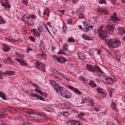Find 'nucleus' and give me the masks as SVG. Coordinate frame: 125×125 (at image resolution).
Instances as JSON below:
<instances>
[{"instance_id": "4", "label": "nucleus", "mask_w": 125, "mask_h": 125, "mask_svg": "<svg viewBox=\"0 0 125 125\" xmlns=\"http://www.w3.org/2000/svg\"><path fill=\"white\" fill-rule=\"evenodd\" d=\"M104 80H105V83L107 84H112L115 81H116V79L113 76L107 77L106 78L104 79Z\"/></svg>"}, {"instance_id": "5", "label": "nucleus", "mask_w": 125, "mask_h": 125, "mask_svg": "<svg viewBox=\"0 0 125 125\" xmlns=\"http://www.w3.org/2000/svg\"><path fill=\"white\" fill-rule=\"evenodd\" d=\"M63 87L57 84L56 86H55L54 89L57 93H58L60 94L61 95L62 92L64 90H63Z\"/></svg>"}, {"instance_id": "57", "label": "nucleus", "mask_w": 125, "mask_h": 125, "mask_svg": "<svg viewBox=\"0 0 125 125\" xmlns=\"http://www.w3.org/2000/svg\"><path fill=\"white\" fill-rule=\"evenodd\" d=\"M5 3L6 4V6H7L8 8H9L10 7V5L9 4L8 1H6L5 2Z\"/></svg>"}, {"instance_id": "16", "label": "nucleus", "mask_w": 125, "mask_h": 125, "mask_svg": "<svg viewBox=\"0 0 125 125\" xmlns=\"http://www.w3.org/2000/svg\"><path fill=\"white\" fill-rule=\"evenodd\" d=\"M3 73L5 75L7 74L8 76H11L12 75H14L15 73L14 71H8L4 72Z\"/></svg>"}, {"instance_id": "39", "label": "nucleus", "mask_w": 125, "mask_h": 125, "mask_svg": "<svg viewBox=\"0 0 125 125\" xmlns=\"http://www.w3.org/2000/svg\"><path fill=\"white\" fill-rule=\"evenodd\" d=\"M74 125H81L79 122L77 120H74Z\"/></svg>"}, {"instance_id": "53", "label": "nucleus", "mask_w": 125, "mask_h": 125, "mask_svg": "<svg viewBox=\"0 0 125 125\" xmlns=\"http://www.w3.org/2000/svg\"><path fill=\"white\" fill-rule=\"evenodd\" d=\"M53 58L54 59V60L57 61V59H58V58L55 55H53Z\"/></svg>"}, {"instance_id": "41", "label": "nucleus", "mask_w": 125, "mask_h": 125, "mask_svg": "<svg viewBox=\"0 0 125 125\" xmlns=\"http://www.w3.org/2000/svg\"><path fill=\"white\" fill-rule=\"evenodd\" d=\"M50 70L51 72L53 73H55V69L53 67H51L50 68Z\"/></svg>"}, {"instance_id": "25", "label": "nucleus", "mask_w": 125, "mask_h": 125, "mask_svg": "<svg viewBox=\"0 0 125 125\" xmlns=\"http://www.w3.org/2000/svg\"><path fill=\"white\" fill-rule=\"evenodd\" d=\"M32 34L36 37H39L40 36V34L38 32H32Z\"/></svg>"}, {"instance_id": "1", "label": "nucleus", "mask_w": 125, "mask_h": 125, "mask_svg": "<svg viewBox=\"0 0 125 125\" xmlns=\"http://www.w3.org/2000/svg\"><path fill=\"white\" fill-rule=\"evenodd\" d=\"M121 43L116 38L111 39L108 42V44L110 47L112 48H118L121 45Z\"/></svg>"}, {"instance_id": "32", "label": "nucleus", "mask_w": 125, "mask_h": 125, "mask_svg": "<svg viewBox=\"0 0 125 125\" xmlns=\"http://www.w3.org/2000/svg\"><path fill=\"white\" fill-rule=\"evenodd\" d=\"M5 21L2 18L1 16H0V24H5Z\"/></svg>"}, {"instance_id": "19", "label": "nucleus", "mask_w": 125, "mask_h": 125, "mask_svg": "<svg viewBox=\"0 0 125 125\" xmlns=\"http://www.w3.org/2000/svg\"><path fill=\"white\" fill-rule=\"evenodd\" d=\"M50 84L52 86V87L54 89L55 86H56L57 83H56V82L54 81L51 80L50 82Z\"/></svg>"}, {"instance_id": "37", "label": "nucleus", "mask_w": 125, "mask_h": 125, "mask_svg": "<svg viewBox=\"0 0 125 125\" xmlns=\"http://www.w3.org/2000/svg\"><path fill=\"white\" fill-rule=\"evenodd\" d=\"M102 28H104V27L103 26L100 27L98 29H95L94 30V31H96L97 30V31H104L102 29Z\"/></svg>"}, {"instance_id": "36", "label": "nucleus", "mask_w": 125, "mask_h": 125, "mask_svg": "<svg viewBox=\"0 0 125 125\" xmlns=\"http://www.w3.org/2000/svg\"><path fill=\"white\" fill-rule=\"evenodd\" d=\"M74 91L79 95H81V92L76 88L75 89Z\"/></svg>"}, {"instance_id": "23", "label": "nucleus", "mask_w": 125, "mask_h": 125, "mask_svg": "<svg viewBox=\"0 0 125 125\" xmlns=\"http://www.w3.org/2000/svg\"><path fill=\"white\" fill-rule=\"evenodd\" d=\"M0 97L2 99L4 100H7L6 97V96L4 94H3L2 92L0 91Z\"/></svg>"}, {"instance_id": "2", "label": "nucleus", "mask_w": 125, "mask_h": 125, "mask_svg": "<svg viewBox=\"0 0 125 125\" xmlns=\"http://www.w3.org/2000/svg\"><path fill=\"white\" fill-rule=\"evenodd\" d=\"M86 69L93 73H95L97 72L101 73H103V72L98 66L92 65L87 64H86Z\"/></svg>"}, {"instance_id": "58", "label": "nucleus", "mask_w": 125, "mask_h": 125, "mask_svg": "<svg viewBox=\"0 0 125 125\" xmlns=\"http://www.w3.org/2000/svg\"><path fill=\"white\" fill-rule=\"evenodd\" d=\"M102 96L104 97H108V95L106 94L103 93V94H102Z\"/></svg>"}, {"instance_id": "3", "label": "nucleus", "mask_w": 125, "mask_h": 125, "mask_svg": "<svg viewBox=\"0 0 125 125\" xmlns=\"http://www.w3.org/2000/svg\"><path fill=\"white\" fill-rule=\"evenodd\" d=\"M110 19L106 21L108 23L110 22V21L114 23H115L120 20L119 18L117 17L116 13L115 12L113 13L112 15L110 16Z\"/></svg>"}, {"instance_id": "12", "label": "nucleus", "mask_w": 125, "mask_h": 125, "mask_svg": "<svg viewBox=\"0 0 125 125\" xmlns=\"http://www.w3.org/2000/svg\"><path fill=\"white\" fill-rule=\"evenodd\" d=\"M25 15L23 16L22 17V19L23 21L25 23L27 24L28 25H31V21L27 19L25 17Z\"/></svg>"}, {"instance_id": "56", "label": "nucleus", "mask_w": 125, "mask_h": 125, "mask_svg": "<svg viewBox=\"0 0 125 125\" xmlns=\"http://www.w3.org/2000/svg\"><path fill=\"white\" fill-rule=\"evenodd\" d=\"M28 14H26L24 15H25V17L27 19H28L29 20L30 18V16L28 15H29Z\"/></svg>"}, {"instance_id": "61", "label": "nucleus", "mask_w": 125, "mask_h": 125, "mask_svg": "<svg viewBox=\"0 0 125 125\" xmlns=\"http://www.w3.org/2000/svg\"><path fill=\"white\" fill-rule=\"evenodd\" d=\"M41 95L43 96H45V97H46V96L47 93H44L42 92V93H41Z\"/></svg>"}, {"instance_id": "52", "label": "nucleus", "mask_w": 125, "mask_h": 125, "mask_svg": "<svg viewBox=\"0 0 125 125\" xmlns=\"http://www.w3.org/2000/svg\"><path fill=\"white\" fill-rule=\"evenodd\" d=\"M7 109L9 111L12 113H13V111H16V110L15 109L13 108H12V109L11 110L9 109L8 108H7Z\"/></svg>"}, {"instance_id": "28", "label": "nucleus", "mask_w": 125, "mask_h": 125, "mask_svg": "<svg viewBox=\"0 0 125 125\" xmlns=\"http://www.w3.org/2000/svg\"><path fill=\"white\" fill-rule=\"evenodd\" d=\"M41 57L44 60L47 59L46 55L44 53H42L41 54Z\"/></svg>"}, {"instance_id": "7", "label": "nucleus", "mask_w": 125, "mask_h": 125, "mask_svg": "<svg viewBox=\"0 0 125 125\" xmlns=\"http://www.w3.org/2000/svg\"><path fill=\"white\" fill-rule=\"evenodd\" d=\"M15 60L20 63V65L24 66H27V64L24 60H22V59H21L19 58H15Z\"/></svg>"}, {"instance_id": "45", "label": "nucleus", "mask_w": 125, "mask_h": 125, "mask_svg": "<svg viewBox=\"0 0 125 125\" xmlns=\"http://www.w3.org/2000/svg\"><path fill=\"white\" fill-rule=\"evenodd\" d=\"M34 90L37 93L40 95L42 93V92L40 90H38L36 89H34Z\"/></svg>"}, {"instance_id": "14", "label": "nucleus", "mask_w": 125, "mask_h": 125, "mask_svg": "<svg viewBox=\"0 0 125 125\" xmlns=\"http://www.w3.org/2000/svg\"><path fill=\"white\" fill-rule=\"evenodd\" d=\"M13 61L11 58L10 57H8L7 58L5 59L4 61V62L6 64H9L12 63Z\"/></svg>"}, {"instance_id": "46", "label": "nucleus", "mask_w": 125, "mask_h": 125, "mask_svg": "<svg viewBox=\"0 0 125 125\" xmlns=\"http://www.w3.org/2000/svg\"><path fill=\"white\" fill-rule=\"evenodd\" d=\"M26 113H28V114L29 115H33L34 114V113L32 111H31H31H26Z\"/></svg>"}, {"instance_id": "50", "label": "nucleus", "mask_w": 125, "mask_h": 125, "mask_svg": "<svg viewBox=\"0 0 125 125\" xmlns=\"http://www.w3.org/2000/svg\"><path fill=\"white\" fill-rule=\"evenodd\" d=\"M72 20L71 19H69L67 21V23L69 24H71L72 23Z\"/></svg>"}, {"instance_id": "43", "label": "nucleus", "mask_w": 125, "mask_h": 125, "mask_svg": "<svg viewBox=\"0 0 125 125\" xmlns=\"http://www.w3.org/2000/svg\"><path fill=\"white\" fill-rule=\"evenodd\" d=\"M79 19H83L84 17V15L83 14H82V13H80V14H79Z\"/></svg>"}, {"instance_id": "59", "label": "nucleus", "mask_w": 125, "mask_h": 125, "mask_svg": "<svg viewBox=\"0 0 125 125\" xmlns=\"http://www.w3.org/2000/svg\"><path fill=\"white\" fill-rule=\"evenodd\" d=\"M44 12H45L46 13H48L49 12V10L48 8H46L44 10Z\"/></svg>"}, {"instance_id": "51", "label": "nucleus", "mask_w": 125, "mask_h": 125, "mask_svg": "<svg viewBox=\"0 0 125 125\" xmlns=\"http://www.w3.org/2000/svg\"><path fill=\"white\" fill-rule=\"evenodd\" d=\"M22 125H29V122H22Z\"/></svg>"}, {"instance_id": "62", "label": "nucleus", "mask_w": 125, "mask_h": 125, "mask_svg": "<svg viewBox=\"0 0 125 125\" xmlns=\"http://www.w3.org/2000/svg\"><path fill=\"white\" fill-rule=\"evenodd\" d=\"M74 4L77 3V2L79 1V0H72Z\"/></svg>"}, {"instance_id": "48", "label": "nucleus", "mask_w": 125, "mask_h": 125, "mask_svg": "<svg viewBox=\"0 0 125 125\" xmlns=\"http://www.w3.org/2000/svg\"><path fill=\"white\" fill-rule=\"evenodd\" d=\"M68 88H69L71 89L73 91H74V90H75V88L71 86H68Z\"/></svg>"}, {"instance_id": "9", "label": "nucleus", "mask_w": 125, "mask_h": 125, "mask_svg": "<svg viewBox=\"0 0 125 125\" xmlns=\"http://www.w3.org/2000/svg\"><path fill=\"white\" fill-rule=\"evenodd\" d=\"M57 62L61 63H64L65 62L68 61V60L66 59L63 57L60 56L58 58V59H57Z\"/></svg>"}, {"instance_id": "21", "label": "nucleus", "mask_w": 125, "mask_h": 125, "mask_svg": "<svg viewBox=\"0 0 125 125\" xmlns=\"http://www.w3.org/2000/svg\"><path fill=\"white\" fill-rule=\"evenodd\" d=\"M106 28L109 31H110L111 30L112 31H114V28L112 25H108Z\"/></svg>"}, {"instance_id": "63", "label": "nucleus", "mask_w": 125, "mask_h": 125, "mask_svg": "<svg viewBox=\"0 0 125 125\" xmlns=\"http://www.w3.org/2000/svg\"><path fill=\"white\" fill-rule=\"evenodd\" d=\"M85 125L87 124L88 123V121H87L86 120H84L82 122Z\"/></svg>"}, {"instance_id": "8", "label": "nucleus", "mask_w": 125, "mask_h": 125, "mask_svg": "<svg viewBox=\"0 0 125 125\" xmlns=\"http://www.w3.org/2000/svg\"><path fill=\"white\" fill-rule=\"evenodd\" d=\"M107 33L105 32H98V36L101 39H104L106 38Z\"/></svg>"}, {"instance_id": "6", "label": "nucleus", "mask_w": 125, "mask_h": 125, "mask_svg": "<svg viewBox=\"0 0 125 125\" xmlns=\"http://www.w3.org/2000/svg\"><path fill=\"white\" fill-rule=\"evenodd\" d=\"M71 94L70 92H69L68 90L64 91L62 92L61 95L66 98H69L71 97Z\"/></svg>"}, {"instance_id": "42", "label": "nucleus", "mask_w": 125, "mask_h": 125, "mask_svg": "<svg viewBox=\"0 0 125 125\" xmlns=\"http://www.w3.org/2000/svg\"><path fill=\"white\" fill-rule=\"evenodd\" d=\"M28 15L29 16H30V18H32L34 19H36V16L33 14H29V15Z\"/></svg>"}, {"instance_id": "38", "label": "nucleus", "mask_w": 125, "mask_h": 125, "mask_svg": "<svg viewBox=\"0 0 125 125\" xmlns=\"http://www.w3.org/2000/svg\"><path fill=\"white\" fill-rule=\"evenodd\" d=\"M39 31H44L45 30V29L43 28V27H38Z\"/></svg>"}, {"instance_id": "40", "label": "nucleus", "mask_w": 125, "mask_h": 125, "mask_svg": "<svg viewBox=\"0 0 125 125\" xmlns=\"http://www.w3.org/2000/svg\"><path fill=\"white\" fill-rule=\"evenodd\" d=\"M29 38L31 40L32 42H34L35 41V39L32 36H30L29 37Z\"/></svg>"}, {"instance_id": "30", "label": "nucleus", "mask_w": 125, "mask_h": 125, "mask_svg": "<svg viewBox=\"0 0 125 125\" xmlns=\"http://www.w3.org/2000/svg\"><path fill=\"white\" fill-rule=\"evenodd\" d=\"M115 57L116 58V60L118 62H119L120 61V54H115Z\"/></svg>"}, {"instance_id": "35", "label": "nucleus", "mask_w": 125, "mask_h": 125, "mask_svg": "<svg viewBox=\"0 0 125 125\" xmlns=\"http://www.w3.org/2000/svg\"><path fill=\"white\" fill-rule=\"evenodd\" d=\"M96 90L97 92L100 94H102L104 93L103 90L101 88H97Z\"/></svg>"}, {"instance_id": "55", "label": "nucleus", "mask_w": 125, "mask_h": 125, "mask_svg": "<svg viewBox=\"0 0 125 125\" xmlns=\"http://www.w3.org/2000/svg\"><path fill=\"white\" fill-rule=\"evenodd\" d=\"M79 79L82 81H85L84 77L82 76H80L79 77Z\"/></svg>"}, {"instance_id": "27", "label": "nucleus", "mask_w": 125, "mask_h": 125, "mask_svg": "<svg viewBox=\"0 0 125 125\" xmlns=\"http://www.w3.org/2000/svg\"><path fill=\"white\" fill-rule=\"evenodd\" d=\"M98 2L99 4H103V3H104L105 5L107 4L106 2L105 1V0H98Z\"/></svg>"}, {"instance_id": "11", "label": "nucleus", "mask_w": 125, "mask_h": 125, "mask_svg": "<svg viewBox=\"0 0 125 125\" xmlns=\"http://www.w3.org/2000/svg\"><path fill=\"white\" fill-rule=\"evenodd\" d=\"M31 96H32L34 97L38 98L40 100L43 101H44L45 99L42 97L41 96L38 95V94H31Z\"/></svg>"}, {"instance_id": "31", "label": "nucleus", "mask_w": 125, "mask_h": 125, "mask_svg": "<svg viewBox=\"0 0 125 125\" xmlns=\"http://www.w3.org/2000/svg\"><path fill=\"white\" fill-rule=\"evenodd\" d=\"M93 50H90L89 52L92 55H93L94 54L95 51H96V49H93Z\"/></svg>"}, {"instance_id": "34", "label": "nucleus", "mask_w": 125, "mask_h": 125, "mask_svg": "<svg viewBox=\"0 0 125 125\" xmlns=\"http://www.w3.org/2000/svg\"><path fill=\"white\" fill-rule=\"evenodd\" d=\"M93 28V27L92 26H88L86 28V31H91L92 29Z\"/></svg>"}, {"instance_id": "10", "label": "nucleus", "mask_w": 125, "mask_h": 125, "mask_svg": "<svg viewBox=\"0 0 125 125\" xmlns=\"http://www.w3.org/2000/svg\"><path fill=\"white\" fill-rule=\"evenodd\" d=\"M35 64H36V66L37 67V68H39L40 70H41L42 69V70L43 69V67L44 66V64L40 62L37 61L36 62Z\"/></svg>"}, {"instance_id": "29", "label": "nucleus", "mask_w": 125, "mask_h": 125, "mask_svg": "<svg viewBox=\"0 0 125 125\" xmlns=\"http://www.w3.org/2000/svg\"><path fill=\"white\" fill-rule=\"evenodd\" d=\"M82 11L81 10V9L80 8L76 11L75 13L77 15H79L80 13H82Z\"/></svg>"}, {"instance_id": "13", "label": "nucleus", "mask_w": 125, "mask_h": 125, "mask_svg": "<svg viewBox=\"0 0 125 125\" xmlns=\"http://www.w3.org/2000/svg\"><path fill=\"white\" fill-rule=\"evenodd\" d=\"M100 11V14L103 15H106L109 13L108 11L107 10L103 9H101Z\"/></svg>"}, {"instance_id": "15", "label": "nucleus", "mask_w": 125, "mask_h": 125, "mask_svg": "<svg viewBox=\"0 0 125 125\" xmlns=\"http://www.w3.org/2000/svg\"><path fill=\"white\" fill-rule=\"evenodd\" d=\"M39 47L40 49L41 50L44 49L45 48L44 42L42 40H41L40 41Z\"/></svg>"}, {"instance_id": "64", "label": "nucleus", "mask_w": 125, "mask_h": 125, "mask_svg": "<svg viewBox=\"0 0 125 125\" xmlns=\"http://www.w3.org/2000/svg\"><path fill=\"white\" fill-rule=\"evenodd\" d=\"M73 66L71 65V66L70 67H71V69H72L74 70H75V66L73 64Z\"/></svg>"}, {"instance_id": "33", "label": "nucleus", "mask_w": 125, "mask_h": 125, "mask_svg": "<svg viewBox=\"0 0 125 125\" xmlns=\"http://www.w3.org/2000/svg\"><path fill=\"white\" fill-rule=\"evenodd\" d=\"M82 38L84 40H88L87 38V35L85 34H83V35H82Z\"/></svg>"}, {"instance_id": "60", "label": "nucleus", "mask_w": 125, "mask_h": 125, "mask_svg": "<svg viewBox=\"0 0 125 125\" xmlns=\"http://www.w3.org/2000/svg\"><path fill=\"white\" fill-rule=\"evenodd\" d=\"M111 105L112 107H116V104L115 103H114V102H112L111 103Z\"/></svg>"}, {"instance_id": "54", "label": "nucleus", "mask_w": 125, "mask_h": 125, "mask_svg": "<svg viewBox=\"0 0 125 125\" xmlns=\"http://www.w3.org/2000/svg\"><path fill=\"white\" fill-rule=\"evenodd\" d=\"M101 50L100 49H99L98 50H97V54H99L100 57H101V55H100V54L101 52Z\"/></svg>"}, {"instance_id": "22", "label": "nucleus", "mask_w": 125, "mask_h": 125, "mask_svg": "<svg viewBox=\"0 0 125 125\" xmlns=\"http://www.w3.org/2000/svg\"><path fill=\"white\" fill-rule=\"evenodd\" d=\"M68 48V45L65 44L63 45L62 48L61 50V51H66L67 50V49Z\"/></svg>"}, {"instance_id": "47", "label": "nucleus", "mask_w": 125, "mask_h": 125, "mask_svg": "<svg viewBox=\"0 0 125 125\" xmlns=\"http://www.w3.org/2000/svg\"><path fill=\"white\" fill-rule=\"evenodd\" d=\"M118 31H125V30H123V28L122 27H119L118 28Z\"/></svg>"}, {"instance_id": "44", "label": "nucleus", "mask_w": 125, "mask_h": 125, "mask_svg": "<svg viewBox=\"0 0 125 125\" xmlns=\"http://www.w3.org/2000/svg\"><path fill=\"white\" fill-rule=\"evenodd\" d=\"M68 41L69 42H75L74 40V39L72 38H68Z\"/></svg>"}, {"instance_id": "26", "label": "nucleus", "mask_w": 125, "mask_h": 125, "mask_svg": "<svg viewBox=\"0 0 125 125\" xmlns=\"http://www.w3.org/2000/svg\"><path fill=\"white\" fill-rule=\"evenodd\" d=\"M74 120H69L67 122V125H74Z\"/></svg>"}, {"instance_id": "24", "label": "nucleus", "mask_w": 125, "mask_h": 125, "mask_svg": "<svg viewBox=\"0 0 125 125\" xmlns=\"http://www.w3.org/2000/svg\"><path fill=\"white\" fill-rule=\"evenodd\" d=\"M15 54L18 57L21 58V59H23V58L25 56L24 55L19 54L18 52H16Z\"/></svg>"}, {"instance_id": "49", "label": "nucleus", "mask_w": 125, "mask_h": 125, "mask_svg": "<svg viewBox=\"0 0 125 125\" xmlns=\"http://www.w3.org/2000/svg\"><path fill=\"white\" fill-rule=\"evenodd\" d=\"M64 51H61V50H60V51H59L57 53V54H63L65 55L66 54V53L64 52H63Z\"/></svg>"}, {"instance_id": "17", "label": "nucleus", "mask_w": 125, "mask_h": 125, "mask_svg": "<svg viewBox=\"0 0 125 125\" xmlns=\"http://www.w3.org/2000/svg\"><path fill=\"white\" fill-rule=\"evenodd\" d=\"M77 55L78 57L81 60H84L85 59L84 55L83 53H82L81 52L79 53Z\"/></svg>"}, {"instance_id": "18", "label": "nucleus", "mask_w": 125, "mask_h": 125, "mask_svg": "<svg viewBox=\"0 0 125 125\" xmlns=\"http://www.w3.org/2000/svg\"><path fill=\"white\" fill-rule=\"evenodd\" d=\"M4 46L3 47L2 49L3 51L5 52H8L10 50L9 47L6 45L3 44Z\"/></svg>"}, {"instance_id": "20", "label": "nucleus", "mask_w": 125, "mask_h": 125, "mask_svg": "<svg viewBox=\"0 0 125 125\" xmlns=\"http://www.w3.org/2000/svg\"><path fill=\"white\" fill-rule=\"evenodd\" d=\"M88 85L93 87H94L96 86V85L94 81L91 80L89 83H88Z\"/></svg>"}]
</instances>
